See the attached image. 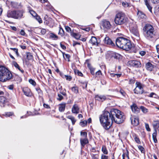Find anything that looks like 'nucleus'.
Listing matches in <instances>:
<instances>
[{"label": "nucleus", "mask_w": 159, "mask_h": 159, "mask_svg": "<svg viewBox=\"0 0 159 159\" xmlns=\"http://www.w3.org/2000/svg\"><path fill=\"white\" fill-rule=\"evenodd\" d=\"M87 60H86V63L87 64V67L90 70V73L93 75H95L94 71L95 68L93 67L91 65L89 62H87Z\"/></svg>", "instance_id": "dca6fc26"}, {"label": "nucleus", "mask_w": 159, "mask_h": 159, "mask_svg": "<svg viewBox=\"0 0 159 159\" xmlns=\"http://www.w3.org/2000/svg\"><path fill=\"white\" fill-rule=\"evenodd\" d=\"M114 21L117 25H120L124 23L126 21L125 14L122 12L117 13L115 17Z\"/></svg>", "instance_id": "423d86ee"}, {"label": "nucleus", "mask_w": 159, "mask_h": 159, "mask_svg": "<svg viewBox=\"0 0 159 159\" xmlns=\"http://www.w3.org/2000/svg\"><path fill=\"white\" fill-rule=\"evenodd\" d=\"M20 34L21 35H23V36L25 35V32L24 31V30H21L20 31Z\"/></svg>", "instance_id": "774afa93"}, {"label": "nucleus", "mask_w": 159, "mask_h": 159, "mask_svg": "<svg viewBox=\"0 0 159 159\" xmlns=\"http://www.w3.org/2000/svg\"><path fill=\"white\" fill-rule=\"evenodd\" d=\"M65 29L67 32H70V34L71 32H73L71 31V28L68 26H65Z\"/></svg>", "instance_id": "8fccbe9b"}, {"label": "nucleus", "mask_w": 159, "mask_h": 159, "mask_svg": "<svg viewBox=\"0 0 159 159\" xmlns=\"http://www.w3.org/2000/svg\"><path fill=\"white\" fill-rule=\"evenodd\" d=\"M144 2L146 6L148 9L149 11L151 12H152V7L148 3L147 0H144Z\"/></svg>", "instance_id": "2f4dec72"}, {"label": "nucleus", "mask_w": 159, "mask_h": 159, "mask_svg": "<svg viewBox=\"0 0 159 159\" xmlns=\"http://www.w3.org/2000/svg\"><path fill=\"white\" fill-rule=\"evenodd\" d=\"M140 93H141V94L142 93H146V92H144L143 91V88L141 84L140 83Z\"/></svg>", "instance_id": "09e8293b"}, {"label": "nucleus", "mask_w": 159, "mask_h": 159, "mask_svg": "<svg viewBox=\"0 0 159 159\" xmlns=\"http://www.w3.org/2000/svg\"><path fill=\"white\" fill-rule=\"evenodd\" d=\"M36 90L38 92L39 94H42V91L40 89L39 87H37L35 88Z\"/></svg>", "instance_id": "3c124183"}, {"label": "nucleus", "mask_w": 159, "mask_h": 159, "mask_svg": "<svg viewBox=\"0 0 159 159\" xmlns=\"http://www.w3.org/2000/svg\"><path fill=\"white\" fill-rule=\"evenodd\" d=\"M87 122L86 120H84L81 121L80 123V125L82 127H84L86 126L87 125Z\"/></svg>", "instance_id": "58836bf2"}, {"label": "nucleus", "mask_w": 159, "mask_h": 159, "mask_svg": "<svg viewBox=\"0 0 159 159\" xmlns=\"http://www.w3.org/2000/svg\"><path fill=\"white\" fill-rule=\"evenodd\" d=\"M15 19H21L23 16V11L15 10Z\"/></svg>", "instance_id": "9b49d317"}, {"label": "nucleus", "mask_w": 159, "mask_h": 159, "mask_svg": "<svg viewBox=\"0 0 159 159\" xmlns=\"http://www.w3.org/2000/svg\"><path fill=\"white\" fill-rule=\"evenodd\" d=\"M29 82L31 84L34 86H35L36 84L34 80L32 79H29Z\"/></svg>", "instance_id": "c03bdc74"}, {"label": "nucleus", "mask_w": 159, "mask_h": 159, "mask_svg": "<svg viewBox=\"0 0 159 159\" xmlns=\"http://www.w3.org/2000/svg\"><path fill=\"white\" fill-rule=\"evenodd\" d=\"M145 126L146 130L148 131H150L151 129L149 128L148 124L147 123H145Z\"/></svg>", "instance_id": "6e6d98bb"}, {"label": "nucleus", "mask_w": 159, "mask_h": 159, "mask_svg": "<svg viewBox=\"0 0 159 159\" xmlns=\"http://www.w3.org/2000/svg\"><path fill=\"white\" fill-rule=\"evenodd\" d=\"M122 5L124 7H127L128 6V4L126 2H123L122 3Z\"/></svg>", "instance_id": "69168bd1"}, {"label": "nucleus", "mask_w": 159, "mask_h": 159, "mask_svg": "<svg viewBox=\"0 0 159 159\" xmlns=\"http://www.w3.org/2000/svg\"><path fill=\"white\" fill-rule=\"evenodd\" d=\"M116 43L118 47L126 51H129L132 47L130 41L122 37L117 38L116 39Z\"/></svg>", "instance_id": "f03ea898"}, {"label": "nucleus", "mask_w": 159, "mask_h": 159, "mask_svg": "<svg viewBox=\"0 0 159 159\" xmlns=\"http://www.w3.org/2000/svg\"><path fill=\"white\" fill-rule=\"evenodd\" d=\"M11 71L3 66H0V81L4 82L12 79Z\"/></svg>", "instance_id": "7ed1b4c3"}, {"label": "nucleus", "mask_w": 159, "mask_h": 159, "mask_svg": "<svg viewBox=\"0 0 159 159\" xmlns=\"http://www.w3.org/2000/svg\"><path fill=\"white\" fill-rule=\"evenodd\" d=\"M89 43L93 45L97 46L98 44L97 38L95 37H92L89 41Z\"/></svg>", "instance_id": "ddd939ff"}, {"label": "nucleus", "mask_w": 159, "mask_h": 159, "mask_svg": "<svg viewBox=\"0 0 159 159\" xmlns=\"http://www.w3.org/2000/svg\"><path fill=\"white\" fill-rule=\"evenodd\" d=\"M140 150L142 153H143L144 154L145 151L144 148L142 146H140Z\"/></svg>", "instance_id": "5fc2aeb1"}, {"label": "nucleus", "mask_w": 159, "mask_h": 159, "mask_svg": "<svg viewBox=\"0 0 159 159\" xmlns=\"http://www.w3.org/2000/svg\"><path fill=\"white\" fill-rule=\"evenodd\" d=\"M22 91L24 94L27 96L31 97L32 95L30 89L28 87H24Z\"/></svg>", "instance_id": "1a4fd4ad"}, {"label": "nucleus", "mask_w": 159, "mask_h": 159, "mask_svg": "<svg viewBox=\"0 0 159 159\" xmlns=\"http://www.w3.org/2000/svg\"><path fill=\"white\" fill-rule=\"evenodd\" d=\"M140 109H141L142 111L144 113H146L148 112V109L143 106H141L140 107Z\"/></svg>", "instance_id": "72a5a7b5"}, {"label": "nucleus", "mask_w": 159, "mask_h": 159, "mask_svg": "<svg viewBox=\"0 0 159 159\" xmlns=\"http://www.w3.org/2000/svg\"><path fill=\"white\" fill-rule=\"evenodd\" d=\"M131 109L133 112L135 114H138L139 112V108L135 103H133L130 106Z\"/></svg>", "instance_id": "6e6552de"}, {"label": "nucleus", "mask_w": 159, "mask_h": 159, "mask_svg": "<svg viewBox=\"0 0 159 159\" xmlns=\"http://www.w3.org/2000/svg\"><path fill=\"white\" fill-rule=\"evenodd\" d=\"M29 11L31 15L34 17L37 15L35 12L33 10H30Z\"/></svg>", "instance_id": "de8ad7c7"}, {"label": "nucleus", "mask_w": 159, "mask_h": 159, "mask_svg": "<svg viewBox=\"0 0 159 159\" xmlns=\"http://www.w3.org/2000/svg\"><path fill=\"white\" fill-rule=\"evenodd\" d=\"M102 151L105 154H108V152L105 146L103 145L102 148Z\"/></svg>", "instance_id": "7c9ffc66"}, {"label": "nucleus", "mask_w": 159, "mask_h": 159, "mask_svg": "<svg viewBox=\"0 0 159 159\" xmlns=\"http://www.w3.org/2000/svg\"><path fill=\"white\" fill-rule=\"evenodd\" d=\"M72 112L74 114H78L79 112V108L77 104H75L72 108Z\"/></svg>", "instance_id": "f8f14e48"}, {"label": "nucleus", "mask_w": 159, "mask_h": 159, "mask_svg": "<svg viewBox=\"0 0 159 159\" xmlns=\"http://www.w3.org/2000/svg\"><path fill=\"white\" fill-rule=\"evenodd\" d=\"M111 57L117 59H119L121 57V56L120 54L114 52H111Z\"/></svg>", "instance_id": "2eb2a0df"}, {"label": "nucleus", "mask_w": 159, "mask_h": 159, "mask_svg": "<svg viewBox=\"0 0 159 159\" xmlns=\"http://www.w3.org/2000/svg\"><path fill=\"white\" fill-rule=\"evenodd\" d=\"M35 17L39 23H41L42 22V20L40 18L39 16L38 15Z\"/></svg>", "instance_id": "49530a36"}, {"label": "nucleus", "mask_w": 159, "mask_h": 159, "mask_svg": "<svg viewBox=\"0 0 159 159\" xmlns=\"http://www.w3.org/2000/svg\"><path fill=\"white\" fill-rule=\"evenodd\" d=\"M80 142L81 145L83 147L89 143L88 140L87 138H85L84 139H81Z\"/></svg>", "instance_id": "4be33fe9"}, {"label": "nucleus", "mask_w": 159, "mask_h": 159, "mask_svg": "<svg viewBox=\"0 0 159 159\" xmlns=\"http://www.w3.org/2000/svg\"><path fill=\"white\" fill-rule=\"evenodd\" d=\"M6 101V98L3 96H0V106L4 107Z\"/></svg>", "instance_id": "aec40b11"}, {"label": "nucleus", "mask_w": 159, "mask_h": 159, "mask_svg": "<svg viewBox=\"0 0 159 159\" xmlns=\"http://www.w3.org/2000/svg\"><path fill=\"white\" fill-rule=\"evenodd\" d=\"M64 33L63 30L61 27H60L58 34L62 36L64 35Z\"/></svg>", "instance_id": "a19ab883"}, {"label": "nucleus", "mask_w": 159, "mask_h": 159, "mask_svg": "<svg viewBox=\"0 0 159 159\" xmlns=\"http://www.w3.org/2000/svg\"><path fill=\"white\" fill-rule=\"evenodd\" d=\"M13 115V113L12 112H7L5 113V114L3 115L6 117H10L11 116H12Z\"/></svg>", "instance_id": "79ce46f5"}, {"label": "nucleus", "mask_w": 159, "mask_h": 159, "mask_svg": "<svg viewBox=\"0 0 159 159\" xmlns=\"http://www.w3.org/2000/svg\"><path fill=\"white\" fill-rule=\"evenodd\" d=\"M136 87L134 90V92L135 94H138L139 93V82H137L136 83Z\"/></svg>", "instance_id": "393cba45"}, {"label": "nucleus", "mask_w": 159, "mask_h": 159, "mask_svg": "<svg viewBox=\"0 0 159 159\" xmlns=\"http://www.w3.org/2000/svg\"><path fill=\"white\" fill-rule=\"evenodd\" d=\"M105 43L108 45L114 46L115 45L114 43L113 42L111 39L108 37H106L104 40Z\"/></svg>", "instance_id": "9d476101"}, {"label": "nucleus", "mask_w": 159, "mask_h": 159, "mask_svg": "<svg viewBox=\"0 0 159 159\" xmlns=\"http://www.w3.org/2000/svg\"><path fill=\"white\" fill-rule=\"evenodd\" d=\"M146 53V52L145 51H142L140 52V55L141 56H143Z\"/></svg>", "instance_id": "0e129e2a"}, {"label": "nucleus", "mask_w": 159, "mask_h": 159, "mask_svg": "<svg viewBox=\"0 0 159 159\" xmlns=\"http://www.w3.org/2000/svg\"><path fill=\"white\" fill-rule=\"evenodd\" d=\"M143 30L145 36L148 39L153 38L155 35V33L154 28L150 24H146Z\"/></svg>", "instance_id": "20e7f679"}, {"label": "nucleus", "mask_w": 159, "mask_h": 159, "mask_svg": "<svg viewBox=\"0 0 159 159\" xmlns=\"http://www.w3.org/2000/svg\"><path fill=\"white\" fill-rule=\"evenodd\" d=\"M130 30L134 35L132 38L135 41H137L139 43V32L138 27L137 25L135 24H133L130 27Z\"/></svg>", "instance_id": "39448f33"}, {"label": "nucleus", "mask_w": 159, "mask_h": 159, "mask_svg": "<svg viewBox=\"0 0 159 159\" xmlns=\"http://www.w3.org/2000/svg\"><path fill=\"white\" fill-rule=\"evenodd\" d=\"M58 98H57V99L59 101H61L62 100L63 98V97L62 96V95L60 94H58Z\"/></svg>", "instance_id": "603ef678"}, {"label": "nucleus", "mask_w": 159, "mask_h": 159, "mask_svg": "<svg viewBox=\"0 0 159 159\" xmlns=\"http://www.w3.org/2000/svg\"><path fill=\"white\" fill-rule=\"evenodd\" d=\"M129 64L135 67H138L139 66V61L136 60L130 61H129Z\"/></svg>", "instance_id": "4468645a"}, {"label": "nucleus", "mask_w": 159, "mask_h": 159, "mask_svg": "<svg viewBox=\"0 0 159 159\" xmlns=\"http://www.w3.org/2000/svg\"><path fill=\"white\" fill-rule=\"evenodd\" d=\"M7 88L10 90H12L14 88V85L11 84L8 85L7 86Z\"/></svg>", "instance_id": "680f3d73"}, {"label": "nucleus", "mask_w": 159, "mask_h": 159, "mask_svg": "<svg viewBox=\"0 0 159 159\" xmlns=\"http://www.w3.org/2000/svg\"><path fill=\"white\" fill-rule=\"evenodd\" d=\"M72 91L75 93L77 94L78 93V88L76 86L73 87L71 88Z\"/></svg>", "instance_id": "e433bc0d"}, {"label": "nucleus", "mask_w": 159, "mask_h": 159, "mask_svg": "<svg viewBox=\"0 0 159 159\" xmlns=\"http://www.w3.org/2000/svg\"><path fill=\"white\" fill-rule=\"evenodd\" d=\"M71 35L75 38L76 39H79L80 37V35L78 34L74 33L73 32H71Z\"/></svg>", "instance_id": "c85d7f7f"}, {"label": "nucleus", "mask_w": 159, "mask_h": 159, "mask_svg": "<svg viewBox=\"0 0 159 159\" xmlns=\"http://www.w3.org/2000/svg\"><path fill=\"white\" fill-rule=\"evenodd\" d=\"M157 135V131H154V132L152 134V136L153 140L155 143H157V140L156 138Z\"/></svg>", "instance_id": "cd10ccee"}, {"label": "nucleus", "mask_w": 159, "mask_h": 159, "mask_svg": "<svg viewBox=\"0 0 159 159\" xmlns=\"http://www.w3.org/2000/svg\"><path fill=\"white\" fill-rule=\"evenodd\" d=\"M61 52L62 53L63 57L65 58V57L67 59H68V61H70L69 59H70V55L69 54H65L64 52H62V51H61Z\"/></svg>", "instance_id": "ea45409f"}, {"label": "nucleus", "mask_w": 159, "mask_h": 159, "mask_svg": "<svg viewBox=\"0 0 159 159\" xmlns=\"http://www.w3.org/2000/svg\"><path fill=\"white\" fill-rule=\"evenodd\" d=\"M135 80L131 79L129 80V84H132L134 83L135 82Z\"/></svg>", "instance_id": "338daca9"}, {"label": "nucleus", "mask_w": 159, "mask_h": 159, "mask_svg": "<svg viewBox=\"0 0 159 159\" xmlns=\"http://www.w3.org/2000/svg\"><path fill=\"white\" fill-rule=\"evenodd\" d=\"M153 126L154 130H157V129L159 128V121H154L153 124Z\"/></svg>", "instance_id": "bb28decb"}, {"label": "nucleus", "mask_w": 159, "mask_h": 159, "mask_svg": "<svg viewBox=\"0 0 159 159\" xmlns=\"http://www.w3.org/2000/svg\"><path fill=\"white\" fill-rule=\"evenodd\" d=\"M47 30L45 29L42 28L41 30V33L43 35H44L47 32Z\"/></svg>", "instance_id": "13d9d810"}, {"label": "nucleus", "mask_w": 159, "mask_h": 159, "mask_svg": "<svg viewBox=\"0 0 159 159\" xmlns=\"http://www.w3.org/2000/svg\"><path fill=\"white\" fill-rule=\"evenodd\" d=\"M67 118L71 120L73 125H74L75 122H76V120L75 119L74 117L72 116H69L67 117Z\"/></svg>", "instance_id": "473e14b6"}, {"label": "nucleus", "mask_w": 159, "mask_h": 159, "mask_svg": "<svg viewBox=\"0 0 159 159\" xmlns=\"http://www.w3.org/2000/svg\"><path fill=\"white\" fill-rule=\"evenodd\" d=\"M125 117L123 113L117 109H112L110 112L104 111L99 117L100 123L105 129H109L113 122L119 124L123 122Z\"/></svg>", "instance_id": "f257e3e1"}, {"label": "nucleus", "mask_w": 159, "mask_h": 159, "mask_svg": "<svg viewBox=\"0 0 159 159\" xmlns=\"http://www.w3.org/2000/svg\"><path fill=\"white\" fill-rule=\"evenodd\" d=\"M131 123L134 126H138L139 124V120L138 118H134L131 120Z\"/></svg>", "instance_id": "412c9836"}, {"label": "nucleus", "mask_w": 159, "mask_h": 159, "mask_svg": "<svg viewBox=\"0 0 159 159\" xmlns=\"http://www.w3.org/2000/svg\"><path fill=\"white\" fill-rule=\"evenodd\" d=\"M82 85V86L83 89L86 88L87 86V82H81Z\"/></svg>", "instance_id": "864d4df0"}, {"label": "nucleus", "mask_w": 159, "mask_h": 159, "mask_svg": "<svg viewBox=\"0 0 159 159\" xmlns=\"http://www.w3.org/2000/svg\"><path fill=\"white\" fill-rule=\"evenodd\" d=\"M146 68L149 71H152L153 68V65L150 63L148 62L146 64Z\"/></svg>", "instance_id": "b1692460"}, {"label": "nucleus", "mask_w": 159, "mask_h": 159, "mask_svg": "<svg viewBox=\"0 0 159 159\" xmlns=\"http://www.w3.org/2000/svg\"><path fill=\"white\" fill-rule=\"evenodd\" d=\"M140 17L141 19H143L146 20L147 18V17L145 14L143 12L140 11Z\"/></svg>", "instance_id": "f704fd0d"}, {"label": "nucleus", "mask_w": 159, "mask_h": 159, "mask_svg": "<svg viewBox=\"0 0 159 159\" xmlns=\"http://www.w3.org/2000/svg\"><path fill=\"white\" fill-rule=\"evenodd\" d=\"M63 78H66V80L69 81H70L72 79V77L71 76L69 75H63Z\"/></svg>", "instance_id": "c9c22d12"}, {"label": "nucleus", "mask_w": 159, "mask_h": 159, "mask_svg": "<svg viewBox=\"0 0 159 159\" xmlns=\"http://www.w3.org/2000/svg\"><path fill=\"white\" fill-rule=\"evenodd\" d=\"M48 35L50 39H51L54 40H57L58 39V36L57 35L50 31L48 33Z\"/></svg>", "instance_id": "a211bd4d"}, {"label": "nucleus", "mask_w": 159, "mask_h": 159, "mask_svg": "<svg viewBox=\"0 0 159 159\" xmlns=\"http://www.w3.org/2000/svg\"><path fill=\"white\" fill-rule=\"evenodd\" d=\"M26 57L28 60H31L33 58V56L30 52H28L26 54Z\"/></svg>", "instance_id": "4c0bfd02"}, {"label": "nucleus", "mask_w": 159, "mask_h": 159, "mask_svg": "<svg viewBox=\"0 0 159 159\" xmlns=\"http://www.w3.org/2000/svg\"><path fill=\"white\" fill-rule=\"evenodd\" d=\"M102 73H101V71L100 70H98L95 73V75L96 76H99L100 75H102Z\"/></svg>", "instance_id": "052dcab7"}, {"label": "nucleus", "mask_w": 159, "mask_h": 159, "mask_svg": "<svg viewBox=\"0 0 159 159\" xmlns=\"http://www.w3.org/2000/svg\"><path fill=\"white\" fill-rule=\"evenodd\" d=\"M12 63L13 64L14 66L16 68L18 69V70H19L22 73H23L24 72V70H21V69H20L19 66L16 62L14 61H13Z\"/></svg>", "instance_id": "a878e982"}, {"label": "nucleus", "mask_w": 159, "mask_h": 159, "mask_svg": "<svg viewBox=\"0 0 159 159\" xmlns=\"http://www.w3.org/2000/svg\"><path fill=\"white\" fill-rule=\"evenodd\" d=\"M15 10L9 11L7 13V16L8 17L12 18L15 19Z\"/></svg>", "instance_id": "6ab92c4d"}, {"label": "nucleus", "mask_w": 159, "mask_h": 159, "mask_svg": "<svg viewBox=\"0 0 159 159\" xmlns=\"http://www.w3.org/2000/svg\"><path fill=\"white\" fill-rule=\"evenodd\" d=\"M10 49L11 50H13L15 52L16 55L17 56H19V53L18 52V49L17 48H10Z\"/></svg>", "instance_id": "37998d69"}, {"label": "nucleus", "mask_w": 159, "mask_h": 159, "mask_svg": "<svg viewBox=\"0 0 159 159\" xmlns=\"http://www.w3.org/2000/svg\"><path fill=\"white\" fill-rule=\"evenodd\" d=\"M66 103H63L61 104H59V110L60 112H63L65 109Z\"/></svg>", "instance_id": "5701e85b"}, {"label": "nucleus", "mask_w": 159, "mask_h": 159, "mask_svg": "<svg viewBox=\"0 0 159 159\" xmlns=\"http://www.w3.org/2000/svg\"><path fill=\"white\" fill-rule=\"evenodd\" d=\"M74 72L75 74H77L78 75L80 76H83V75L82 73L80 71H79V70H75Z\"/></svg>", "instance_id": "a18cd8bd"}, {"label": "nucleus", "mask_w": 159, "mask_h": 159, "mask_svg": "<svg viewBox=\"0 0 159 159\" xmlns=\"http://www.w3.org/2000/svg\"><path fill=\"white\" fill-rule=\"evenodd\" d=\"M108 156H106L103 154H102L101 157V159H108Z\"/></svg>", "instance_id": "e2e57ef3"}, {"label": "nucleus", "mask_w": 159, "mask_h": 159, "mask_svg": "<svg viewBox=\"0 0 159 159\" xmlns=\"http://www.w3.org/2000/svg\"><path fill=\"white\" fill-rule=\"evenodd\" d=\"M95 98L96 100L101 101H103L106 99V97L104 95H96Z\"/></svg>", "instance_id": "f3484780"}, {"label": "nucleus", "mask_w": 159, "mask_h": 159, "mask_svg": "<svg viewBox=\"0 0 159 159\" xmlns=\"http://www.w3.org/2000/svg\"><path fill=\"white\" fill-rule=\"evenodd\" d=\"M102 25L105 30L110 29L111 26L110 22L106 20H104L102 21Z\"/></svg>", "instance_id": "0eeeda50"}, {"label": "nucleus", "mask_w": 159, "mask_h": 159, "mask_svg": "<svg viewBox=\"0 0 159 159\" xmlns=\"http://www.w3.org/2000/svg\"><path fill=\"white\" fill-rule=\"evenodd\" d=\"M81 135L83 136L84 138H87V133L86 132H81Z\"/></svg>", "instance_id": "bf43d9fd"}, {"label": "nucleus", "mask_w": 159, "mask_h": 159, "mask_svg": "<svg viewBox=\"0 0 159 159\" xmlns=\"http://www.w3.org/2000/svg\"><path fill=\"white\" fill-rule=\"evenodd\" d=\"M11 6L14 8H18L19 6L18 3L16 2H10Z\"/></svg>", "instance_id": "c756f323"}, {"label": "nucleus", "mask_w": 159, "mask_h": 159, "mask_svg": "<svg viewBox=\"0 0 159 159\" xmlns=\"http://www.w3.org/2000/svg\"><path fill=\"white\" fill-rule=\"evenodd\" d=\"M93 159H98L99 156L98 155L93 154L92 155Z\"/></svg>", "instance_id": "4d7b16f0"}]
</instances>
